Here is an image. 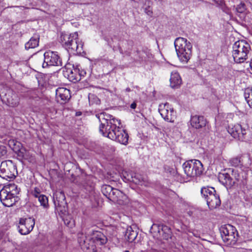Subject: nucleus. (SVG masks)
<instances>
[{
	"mask_svg": "<svg viewBox=\"0 0 252 252\" xmlns=\"http://www.w3.org/2000/svg\"><path fill=\"white\" fill-rule=\"evenodd\" d=\"M96 116L100 123L99 131L103 136L125 145L128 144V135L120 127V120L105 112L98 114Z\"/></svg>",
	"mask_w": 252,
	"mask_h": 252,
	"instance_id": "nucleus-1",
	"label": "nucleus"
},
{
	"mask_svg": "<svg viewBox=\"0 0 252 252\" xmlns=\"http://www.w3.org/2000/svg\"><path fill=\"white\" fill-rule=\"evenodd\" d=\"M78 242L84 252H92L94 250L95 244L104 245L107 242V238L100 231L90 230L87 234L83 232L79 233Z\"/></svg>",
	"mask_w": 252,
	"mask_h": 252,
	"instance_id": "nucleus-2",
	"label": "nucleus"
},
{
	"mask_svg": "<svg viewBox=\"0 0 252 252\" xmlns=\"http://www.w3.org/2000/svg\"><path fill=\"white\" fill-rule=\"evenodd\" d=\"M62 45L72 54H81L83 51V45L79 41L77 32L72 33H62L60 36Z\"/></svg>",
	"mask_w": 252,
	"mask_h": 252,
	"instance_id": "nucleus-3",
	"label": "nucleus"
},
{
	"mask_svg": "<svg viewBox=\"0 0 252 252\" xmlns=\"http://www.w3.org/2000/svg\"><path fill=\"white\" fill-rule=\"evenodd\" d=\"M174 45L178 57L183 63H187L192 54V46L186 38L178 37L174 41Z\"/></svg>",
	"mask_w": 252,
	"mask_h": 252,
	"instance_id": "nucleus-4",
	"label": "nucleus"
},
{
	"mask_svg": "<svg viewBox=\"0 0 252 252\" xmlns=\"http://www.w3.org/2000/svg\"><path fill=\"white\" fill-rule=\"evenodd\" d=\"M232 56L235 62L244 63L248 57L251 47L249 43L244 40H239L233 45Z\"/></svg>",
	"mask_w": 252,
	"mask_h": 252,
	"instance_id": "nucleus-5",
	"label": "nucleus"
},
{
	"mask_svg": "<svg viewBox=\"0 0 252 252\" xmlns=\"http://www.w3.org/2000/svg\"><path fill=\"white\" fill-rule=\"evenodd\" d=\"M221 237L227 245H235L238 239V233L235 227L230 224L221 226L220 229Z\"/></svg>",
	"mask_w": 252,
	"mask_h": 252,
	"instance_id": "nucleus-6",
	"label": "nucleus"
},
{
	"mask_svg": "<svg viewBox=\"0 0 252 252\" xmlns=\"http://www.w3.org/2000/svg\"><path fill=\"white\" fill-rule=\"evenodd\" d=\"M12 190L2 189L0 191V199L3 205L6 207H11L17 202V197L16 195L18 193L17 186L14 184L10 186Z\"/></svg>",
	"mask_w": 252,
	"mask_h": 252,
	"instance_id": "nucleus-7",
	"label": "nucleus"
},
{
	"mask_svg": "<svg viewBox=\"0 0 252 252\" xmlns=\"http://www.w3.org/2000/svg\"><path fill=\"white\" fill-rule=\"evenodd\" d=\"M17 174L16 166L11 160L2 161L0 166V177L6 180L10 181Z\"/></svg>",
	"mask_w": 252,
	"mask_h": 252,
	"instance_id": "nucleus-8",
	"label": "nucleus"
},
{
	"mask_svg": "<svg viewBox=\"0 0 252 252\" xmlns=\"http://www.w3.org/2000/svg\"><path fill=\"white\" fill-rule=\"evenodd\" d=\"M185 173L189 177H195L201 175L203 172V165L197 159L186 161L183 165Z\"/></svg>",
	"mask_w": 252,
	"mask_h": 252,
	"instance_id": "nucleus-9",
	"label": "nucleus"
},
{
	"mask_svg": "<svg viewBox=\"0 0 252 252\" xmlns=\"http://www.w3.org/2000/svg\"><path fill=\"white\" fill-rule=\"evenodd\" d=\"M63 63L58 52L49 50L44 54V62L42 63L43 68L49 66H62Z\"/></svg>",
	"mask_w": 252,
	"mask_h": 252,
	"instance_id": "nucleus-10",
	"label": "nucleus"
},
{
	"mask_svg": "<svg viewBox=\"0 0 252 252\" xmlns=\"http://www.w3.org/2000/svg\"><path fill=\"white\" fill-rule=\"evenodd\" d=\"M101 192L106 198L113 202L120 199L124 195L120 190L107 185H104L101 187Z\"/></svg>",
	"mask_w": 252,
	"mask_h": 252,
	"instance_id": "nucleus-11",
	"label": "nucleus"
},
{
	"mask_svg": "<svg viewBox=\"0 0 252 252\" xmlns=\"http://www.w3.org/2000/svg\"><path fill=\"white\" fill-rule=\"evenodd\" d=\"M54 203L56 210L64 214L67 210V204L64 194L62 191H57L54 194Z\"/></svg>",
	"mask_w": 252,
	"mask_h": 252,
	"instance_id": "nucleus-12",
	"label": "nucleus"
},
{
	"mask_svg": "<svg viewBox=\"0 0 252 252\" xmlns=\"http://www.w3.org/2000/svg\"><path fill=\"white\" fill-rule=\"evenodd\" d=\"M34 224V219L32 217L20 218L18 226L19 232L22 235H27L33 229Z\"/></svg>",
	"mask_w": 252,
	"mask_h": 252,
	"instance_id": "nucleus-13",
	"label": "nucleus"
},
{
	"mask_svg": "<svg viewBox=\"0 0 252 252\" xmlns=\"http://www.w3.org/2000/svg\"><path fill=\"white\" fill-rule=\"evenodd\" d=\"M227 131L234 138H237L241 141L247 140L245 137L246 130L243 128L239 124L228 126Z\"/></svg>",
	"mask_w": 252,
	"mask_h": 252,
	"instance_id": "nucleus-14",
	"label": "nucleus"
},
{
	"mask_svg": "<svg viewBox=\"0 0 252 252\" xmlns=\"http://www.w3.org/2000/svg\"><path fill=\"white\" fill-rule=\"evenodd\" d=\"M158 111L161 117L167 122H173L175 112L168 103L161 104L159 105Z\"/></svg>",
	"mask_w": 252,
	"mask_h": 252,
	"instance_id": "nucleus-15",
	"label": "nucleus"
},
{
	"mask_svg": "<svg viewBox=\"0 0 252 252\" xmlns=\"http://www.w3.org/2000/svg\"><path fill=\"white\" fill-rule=\"evenodd\" d=\"M80 65H74L73 66V69H67L65 74L67 76L69 80L72 82H76L80 81L81 79V76H84L86 73L84 71L80 70Z\"/></svg>",
	"mask_w": 252,
	"mask_h": 252,
	"instance_id": "nucleus-16",
	"label": "nucleus"
},
{
	"mask_svg": "<svg viewBox=\"0 0 252 252\" xmlns=\"http://www.w3.org/2000/svg\"><path fill=\"white\" fill-rule=\"evenodd\" d=\"M70 98V91L65 88H58L56 91V98L61 104L66 103Z\"/></svg>",
	"mask_w": 252,
	"mask_h": 252,
	"instance_id": "nucleus-17",
	"label": "nucleus"
},
{
	"mask_svg": "<svg viewBox=\"0 0 252 252\" xmlns=\"http://www.w3.org/2000/svg\"><path fill=\"white\" fill-rule=\"evenodd\" d=\"M3 100L6 102L9 106L14 107L19 104V97L16 94L11 91H9L5 94Z\"/></svg>",
	"mask_w": 252,
	"mask_h": 252,
	"instance_id": "nucleus-18",
	"label": "nucleus"
},
{
	"mask_svg": "<svg viewBox=\"0 0 252 252\" xmlns=\"http://www.w3.org/2000/svg\"><path fill=\"white\" fill-rule=\"evenodd\" d=\"M190 121L191 126L196 129L203 128L207 124L206 119L202 116H192L191 117Z\"/></svg>",
	"mask_w": 252,
	"mask_h": 252,
	"instance_id": "nucleus-19",
	"label": "nucleus"
},
{
	"mask_svg": "<svg viewBox=\"0 0 252 252\" xmlns=\"http://www.w3.org/2000/svg\"><path fill=\"white\" fill-rule=\"evenodd\" d=\"M218 179L220 182L226 188H231L235 183V181L227 173H220Z\"/></svg>",
	"mask_w": 252,
	"mask_h": 252,
	"instance_id": "nucleus-20",
	"label": "nucleus"
},
{
	"mask_svg": "<svg viewBox=\"0 0 252 252\" xmlns=\"http://www.w3.org/2000/svg\"><path fill=\"white\" fill-rule=\"evenodd\" d=\"M207 201V205L210 209L216 208L220 205L221 201L220 196L217 194L216 191L215 193L211 195L205 199Z\"/></svg>",
	"mask_w": 252,
	"mask_h": 252,
	"instance_id": "nucleus-21",
	"label": "nucleus"
},
{
	"mask_svg": "<svg viewBox=\"0 0 252 252\" xmlns=\"http://www.w3.org/2000/svg\"><path fill=\"white\" fill-rule=\"evenodd\" d=\"M182 83V80L179 73L176 71L171 73L170 78V86L172 88H179Z\"/></svg>",
	"mask_w": 252,
	"mask_h": 252,
	"instance_id": "nucleus-22",
	"label": "nucleus"
},
{
	"mask_svg": "<svg viewBox=\"0 0 252 252\" xmlns=\"http://www.w3.org/2000/svg\"><path fill=\"white\" fill-rule=\"evenodd\" d=\"M124 176L128 181L133 182L136 184H140L142 182L141 177L132 172H126Z\"/></svg>",
	"mask_w": 252,
	"mask_h": 252,
	"instance_id": "nucleus-23",
	"label": "nucleus"
},
{
	"mask_svg": "<svg viewBox=\"0 0 252 252\" xmlns=\"http://www.w3.org/2000/svg\"><path fill=\"white\" fill-rule=\"evenodd\" d=\"M137 233L133 230L131 226H128L125 232V239L129 243H132L137 237Z\"/></svg>",
	"mask_w": 252,
	"mask_h": 252,
	"instance_id": "nucleus-24",
	"label": "nucleus"
},
{
	"mask_svg": "<svg viewBox=\"0 0 252 252\" xmlns=\"http://www.w3.org/2000/svg\"><path fill=\"white\" fill-rule=\"evenodd\" d=\"M39 36L38 34H34L30 40L25 44V49L34 48L38 45Z\"/></svg>",
	"mask_w": 252,
	"mask_h": 252,
	"instance_id": "nucleus-25",
	"label": "nucleus"
},
{
	"mask_svg": "<svg viewBox=\"0 0 252 252\" xmlns=\"http://www.w3.org/2000/svg\"><path fill=\"white\" fill-rule=\"evenodd\" d=\"M216 191L215 189L212 187H204L201 189V193L204 198L206 199L211 195L215 193Z\"/></svg>",
	"mask_w": 252,
	"mask_h": 252,
	"instance_id": "nucleus-26",
	"label": "nucleus"
},
{
	"mask_svg": "<svg viewBox=\"0 0 252 252\" xmlns=\"http://www.w3.org/2000/svg\"><path fill=\"white\" fill-rule=\"evenodd\" d=\"M229 163L232 166L241 167L243 165L242 156L239 155L231 158L229 160Z\"/></svg>",
	"mask_w": 252,
	"mask_h": 252,
	"instance_id": "nucleus-27",
	"label": "nucleus"
},
{
	"mask_svg": "<svg viewBox=\"0 0 252 252\" xmlns=\"http://www.w3.org/2000/svg\"><path fill=\"white\" fill-rule=\"evenodd\" d=\"M161 231L162 232V237L163 239L168 240L171 237V230L168 226L162 224Z\"/></svg>",
	"mask_w": 252,
	"mask_h": 252,
	"instance_id": "nucleus-28",
	"label": "nucleus"
},
{
	"mask_svg": "<svg viewBox=\"0 0 252 252\" xmlns=\"http://www.w3.org/2000/svg\"><path fill=\"white\" fill-rule=\"evenodd\" d=\"M244 97L250 107L252 108V89H246L244 92Z\"/></svg>",
	"mask_w": 252,
	"mask_h": 252,
	"instance_id": "nucleus-29",
	"label": "nucleus"
},
{
	"mask_svg": "<svg viewBox=\"0 0 252 252\" xmlns=\"http://www.w3.org/2000/svg\"><path fill=\"white\" fill-rule=\"evenodd\" d=\"M38 201L40 204V206L43 208L47 209L49 208L48 198L45 195H41Z\"/></svg>",
	"mask_w": 252,
	"mask_h": 252,
	"instance_id": "nucleus-30",
	"label": "nucleus"
},
{
	"mask_svg": "<svg viewBox=\"0 0 252 252\" xmlns=\"http://www.w3.org/2000/svg\"><path fill=\"white\" fill-rule=\"evenodd\" d=\"M89 100L90 103L91 104L95 103L96 104H99L100 102L99 99L94 94H90L89 95Z\"/></svg>",
	"mask_w": 252,
	"mask_h": 252,
	"instance_id": "nucleus-31",
	"label": "nucleus"
},
{
	"mask_svg": "<svg viewBox=\"0 0 252 252\" xmlns=\"http://www.w3.org/2000/svg\"><path fill=\"white\" fill-rule=\"evenodd\" d=\"M161 229V225L153 224L151 227L150 231L151 233H160Z\"/></svg>",
	"mask_w": 252,
	"mask_h": 252,
	"instance_id": "nucleus-32",
	"label": "nucleus"
},
{
	"mask_svg": "<svg viewBox=\"0 0 252 252\" xmlns=\"http://www.w3.org/2000/svg\"><path fill=\"white\" fill-rule=\"evenodd\" d=\"M246 10V6L245 3L241 2L236 7V11L238 13L241 14L245 12Z\"/></svg>",
	"mask_w": 252,
	"mask_h": 252,
	"instance_id": "nucleus-33",
	"label": "nucleus"
},
{
	"mask_svg": "<svg viewBox=\"0 0 252 252\" xmlns=\"http://www.w3.org/2000/svg\"><path fill=\"white\" fill-rule=\"evenodd\" d=\"M7 152L6 147L3 145H0V158H6Z\"/></svg>",
	"mask_w": 252,
	"mask_h": 252,
	"instance_id": "nucleus-34",
	"label": "nucleus"
},
{
	"mask_svg": "<svg viewBox=\"0 0 252 252\" xmlns=\"http://www.w3.org/2000/svg\"><path fill=\"white\" fill-rule=\"evenodd\" d=\"M54 17H62L63 15V12L60 9H55L54 13L52 14Z\"/></svg>",
	"mask_w": 252,
	"mask_h": 252,
	"instance_id": "nucleus-35",
	"label": "nucleus"
},
{
	"mask_svg": "<svg viewBox=\"0 0 252 252\" xmlns=\"http://www.w3.org/2000/svg\"><path fill=\"white\" fill-rule=\"evenodd\" d=\"M145 12L149 16L152 17L153 15V11L150 6L148 5L147 7L145 8Z\"/></svg>",
	"mask_w": 252,
	"mask_h": 252,
	"instance_id": "nucleus-36",
	"label": "nucleus"
},
{
	"mask_svg": "<svg viewBox=\"0 0 252 252\" xmlns=\"http://www.w3.org/2000/svg\"><path fill=\"white\" fill-rule=\"evenodd\" d=\"M31 193L32 196H35L36 195H39L41 193L40 189L37 187L34 188V189L32 191Z\"/></svg>",
	"mask_w": 252,
	"mask_h": 252,
	"instance_id": "nucleus-37",
	"label": "nucleus"
},
{
	"mask_svg": "<svg viewBox=\"0 0 252 252\" xmlns=\"http://www.w3.org/2000/svg\"><path fill=\"white\" fill-rule=\"evenodd\" d=\"M136 103L135 102H133L131 104L130 108L131 109H134L136 107Z\"/></svg>",
	"mask_w": 252,
	"mask_h": 252,
	"instance_id": "nucleus-38",
	"label": "nucleus"
},
{
	"mask_svg": "<svg viewBox=\"0 0 252 252\" xmlns=\"http://www.w3.org/2000/svg\"><path fill=\"white\" fill-rule=\"evenodd\" d=\"M43 195V194H41H41H39V195H35V196H34V197L35 198H37V199H38V200H39V199L41 197V195Z\"/></svg>",
	"mask_w": 252,
	"mask_h": 252,
	"instance_id": "nucleus-39",
	"label": "nucleus"
},
{
	"mask_svg": "<svg viewBox=\"0 0 252 252\" xmlns=\"http://www.w3.org/2000/svg\"><path fill=\"white\" fill-rule=\"evenodd\" d=\"M90 189H89V190H92V189H93V188H94V186H93V184H92V185H91L90 186Z\"/></svg>",
	"mask_w": 252,
	"mask_h": 252,
	"instance_id": "nucleus-40",
	"label": "nucleus"
},
{
	"mask_svg": "<svg viewBox=\"0 0 252 252\" xmlns=\"http://www.w3.org/2000/svg\"><path fill=\"white\" fill-rule=\"evenodd\" d=\"M125 91H126V92H129L131 91V90H130V89L129 88H127L126 89Z\"/></svg>",
	"mask_w": 252,
	"mask_h": 252,
	"instance_id": "nucleus-41",
	"label": "nucleus"
},
{
	"mask_svg": "<svg viewBox=\"0 0 252 252\" xmlns=\"http://www.w3.org/2000/svg\"><path fill=\"white\" fill-rule=\"evenodd\" d=\"M11 143H13L14 145H15L14 143V141H10L9 144L10 145Z\"/></svg>",
	"mask_w": 252,
	"mask_h": 252,
	"instance_id": "nucleus-42",
	"label": "nucleus"
},
{
	"mask_svg": "<svg viewBox=\"0 0 252 252\" xmlns=\"http://www.w3.org/2000/svg\"><path fill=\"white\" fill-rule=\"evenodd\" d=\"M81 114V112H77V113H76V115H77V116H79V115H80Z\"/></svg>",
	"mask_w": 252,
	"mask_h": 252,
	"instance_id": "nucleus-43",
	"label": "nucleus"
},
{
	"mask_svg": "<svg viewBox=\"0 0 252 252\" xmlns=\"http://www.w3.org/2000/svg\"><path fill=\"white\" fill-rule=\"evenodd\" d=\"M120 53H123V50L121 48H120Z\"/></svg>",
	"mask_w": 252,
	"mask_h": 252,
	"instance_id": "nucleus-44",
	"label": "nucleus"
},
{
	"mask_svg": "<svg viewBox=\"0 0 252 252\" xmlns=\"http://www.w3.org/2000/svg\"><path fill=\"white\" fill-rule=\"evenodd\" d=\"M64 223H65V224H66L67 225H69V222H66V221H64Z\"/></svg>",
	"mask_w": 252,
	"mask_h": 252,
	"instance_id": "nucleus-45",
	"label": "nucleus"
},
{
	"mask_svg": "<svg viewBox=\"0 0 252 252\" xmlns=\"http://www.w3.org/2000/svg\"><path fill=\"white\" fill-rule=\"evenodd\" d=\"M124 252H129L128 251H125Z\"/></svg>",
	"mask_w": 252,
	"mask_h": 252,
	"instance_id": "nucleus-46",
	"label": "nucleus"
},
{
	"mask_svg": "<svg viewBox=\"0 0 252 252\" xmlns=\"http://www.w3.org/2000/svg\"><path fill=\"white\" fill-rule=\"evenodd\" d=\"M194 236L196 237V234H193Z\"/></svg>",
	"mask_w": 252,
	"mask_h": 252,
	"instance_id": "nucleus-47",
	"label": "nucleus"
}]
</instances>
